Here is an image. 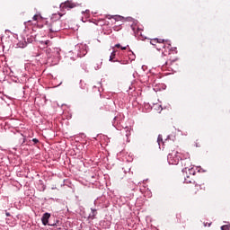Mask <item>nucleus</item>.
<instances>
[{"label": "nucleus", "mask_w": 230, "mask_h": 230, "mask_svg": "<svg viewBox=\"0 0 230 230\" xmlns=\"http://www.w3.org/2000/svg\"><path fill=\"white\" fill-rule=\"evenodd\" d=\"M87 51H89V47L87 44L79 43L75 45L74 52H70V59L76 60V58H82V57H85L87 55Z\"/></svg>", "instance_id": "obj_1"}, {"label": "nucleus", "mask_w": 230, "mask_h": 230, "mask_svg": "<svg viewBox=\"0 0 230 230\" xmlns=\"http://www.w3.org/2000/svg\"><path fill=\"white\" fill-rule=\"evenodd\" d=\"M60 51L61 49L59 48H50L45 49L49 62H51V64L54 66L57 65L58 62H60Z\"/></svg>", "instance_id": "obj_2"}, {"label": "nucleus", "mask_w": 230, "mask_h": 230, "mask_svg": "<svg viewBox=\"0 0 230 230\" xmlns=\"http://www.w3.org/2000/svg\"><path fill=\"white\" fill-rule=\"evenodd\" d=\"M110 62H119V64H128V58L125 56V52L113 49L110 56Z\"/></svg>", "instance_id": "obj_3"}, {"label": "nucleus", "mask_w": 230, "mask_h": 230, "mask_svg": "<svg viewBox=\"0 0 230 230\" xmlns=\"http://www.w3.org/2000/svg\"><path fill=\"white\" fill-rule=\"evenodd\" d=\"M47 24L50 33H58L60 30L66 28V26H62V21L60 20L47 22Z\"/></svg>", "instance_id": "obj_4"}, {"label": "nucleus", "mask_w": 230, "mask_h": 230, "mask_svg": "<svg viewBox=\"0 0 230 230\" xmlns=\"http://www.w3.org/2000/svg\"><path fill=\"white\" fill-rule=\"evenodd\" d=\"M182 154L179 153L178 151H172L167 155V161L169 164H179V161H181Z\"/></svg>", "instance_id": "obj_5"}, {"label": "nucleus", "mask_w": 230, "mask_h": 230, "mask_svg": "<svg viewBox=\"0 0 230 230\" xmlns=\"http://www.w3.org/2000/svg\"><path fill=\"white\" fill-rule=\"evenodd\" d=\"M181 166L184 167V170L182 172H186L188 168H191V158H190V153L181 154V156L180 158Z\"/></svg>", "instance_id": "obj_6"}, {"label": "nucleus", "mask_w": 230, "mask_h": 230, "mask_svg": "<svg viewBox=\"0 0 230 230\" xmlns=\"http://www.w3.org/2000/svg\"><path fill=\"white\" fill-rule=\"evenodd\" d=\"M185 184H193L195 187V193L199 191V190H206V187H204V184H199L197 181H195L193 179H191L190 176H187L184 180Z\"/></svg>", "instance_id": "obj_7"}, {"label": "nucleus", "mask_w": 230, "mask_h": 230, "mask_svg": "<svg viewBox=\"0 0 230 230\" xmlns=\"http://www.w3.org/2000/svg\"><path fill=\"white\" fill-rule=\"evenodd\" d=\"M25 33H28V31L31 32V34H27L24 40L27 42V44H31L32 42H35V37H37V34L33 33V28H27L24 30Z\"/></svg>", "instance_id": "obj_8"}, {"label": "nucleus", "mask_w": 230, "mask_h": 230, "mask_svg": "<svg viewBox=\"0 0 230 230\" xmlns=\"http://www.w3.org/2000/svg\"><path fill=\"white\" fill-rule=\"evenodd\" d=\"M50 217H51V214H49L48 212L43 214V216L41 217V222H42L43 226H58V220H57V222L51 223V222H49Z\"/></svg>", "instance_id": "obj_9"}, {"label": "nucleus", "mask_w": 230, "mask_h": 230, "mask_svg": "<svg viewBox=\"0 0 230 230\" xmlns=\"http://www.w3.org/2000/svg\"><path fill=\"white\" fill-rule=\"evenodd\" d=\"M162 42H166L168 49L172 48V43H171V41L168 40L155 38V39H152V40H150V44H151L152 46H154V48H156V47H157V44L162 43Z\"/></svg>", "instance_id": "obj_10"}, {"label": "nucleus", "mask_w": 230, "mask_h": 230, "mask_svg": "<svg viewBox=\"0 0 230 230\" xmlns=\"http://www.w3.org/2000/svg\"><path fill=\"white\" fill-rule=\"evenodd\" d=\"M76 6H78V4L68 0L60 4V9L61 10H71L73 8H76Z\"/></svg>", "instance_id": "obj_11"}, {"label": "nucleus", "mask_w": 230, "mask_h": 230, "mask_svg": "<svg viewBox=\"0 0 230 230\" xmlns=\"http://www.w3.org/2000/svg\"><path fill=\"white\" fill-rule=\"evenodd\" d=\"M49 46H51V41L50 40H45V41H40V45L39 47L41 48V49H44V51H46V49H49L50 48H49Z\"/></svg>", "instance_id": "obj_12"}, {"label": "nucleus", "mask_w": 230, "mask_h": 230, "mask_svg": "<svg viewBox=\"0 0 230 230\" xmlns=\"http://www.w3.org/2000/svg\"><path fill=\"white\" fill-rule=\"evenodd\" d=\"M126 58H128V62H134V60H136V54H134V52L131 49H129L128 57Z\"/></svg>", "instance_id": "obj_13"}, {"label": "nucleus", "mask_w": 230, "mask_h": 230, "mask_svg": "<svg viewBox=\"0 0 230 230\" xmlns=\"http://www.w3.org/2000/svg\"><path fill=\"white\" fill-rule=\"evenodd\" d=\"M37 188L39 191H46V184H44L42 180H39Z\"/></svg>", "instance_id": "obj_14"}, {"label": "nucleus", "mask_w": 230, "mask_h": 230, "mask_svg": "<svg viewBox=\"0 0 230 230\" xmlns=\"http://www.w3.org/2000/svg\"><path fill=\"white\" fill-rule=\"evenodd\" d=\"M96 215H98V209L91 208V213L89 214L88 218L94 220V218H96Z\"/></svg>", "instance_id": "obj_15"}, {"label": "nucleus", "mask_w": 230, "mask_h": 230, "mask_svg": "<svg viewBox=\"0 0 230 230\" xmlns=\"http://www.w3.org/2000/svg\"><path fill=\"white\" fill-rule=\"evenodd\" d=\"M166 41H162L161 43H158L155 47V49H157V51H161L162 49H164L166 48V43H164Z\"/></svg>", "instance_id": "obj_16"}, {"label": "nucleus", "mask_w": 230, "mask_h": 230, "mask_svg": "<svg viewBox=\"0 0 230 230\" xmlns=\"http://www.w3.org/2000/svg\"><path fill=\"white\" fill-rule=\"evenodd\" d=\"M119 119H121V114H119L114 117L113 121H112L113 127H116L119 123Z\"/></svg>", "instance_id": "obj_17"}, {"label": "nucleus", "mask_w": 230, "mask_h": 230, "mask_svg": "<svg viewBox=\"0 0 230 230\" xmlns=\"http://www.w3.org/2000/svg\"><path fill=\"white\" fill-rule=\"evenodd\" d=\"M60 17H62V15H60V13L57 14H52V17L50 19V22L52 21H60Z\"/></svg>", "instance_id": "obj_18"}, {"label": "nucleus", "mask_w": 230, "mask_h": 230, "mask_svg": "<svg viewBox=\"0 0 230 230\" xmlns=\"http://www.w3.org/2000/svg\"><path fill=\"white\" fill-rule=\"evenodd\" d=\"M103 64V62H102V60H98L94 66V69L96 71H98V69H102V65Z\"/></svg>", "instance_id": "obj_19"}, {"label": "nucleus", "mask_w": 230, "mask_h": 230, "mask_svg": "<svg viewBox=\"0 0 230 230\" xmlns=\"http://www.w3.org/2000/svg\"><path fill=\"white\" fill-rule=\"evenodd\" d=\"M19 48H26V46H28V42L26 41V40H24V41H20L18 43Z\"/></svg>", "instance_id": "obj_20"}, {"label": "nucleus", "mask_w": 230, "mask_h": 230, "mask_svg": "<svg viewBox=\"0 0 230 230\" xmlns=\"http://www.w3.org/2000/svg\"><path fill=\"white\" fill-rule=\"evenodd\" d=\"M189 174L191 175L192 177L195 175V168L193 167H189L187 168Z\"/></svg>", "instance_id": "obj_21"}, {"label": "nucleus", "mask_w": 230, "mask_h": 230, "mask_svg": "<svg viewBox=\"0 0 230 230\" xmlns=\"http://www.w3.org/2000/svg\"><path fill=\"white\" fill-rule=\"evenodd\" d=\"M88 177L91 182H96V174H90Z\"/></svg>", "instance_id": "obj_22"}, {"label": "nucleus", "mask_w": 230, "mask_h": 230, "mask_svg": "<svg viewBox=\"0 0 230 230\" xmlns=\"http://www.w3.org/2000/svg\"><path fill=\"white\" fill-rule=\"evenodd\" d=\"M79 85H80L81 89H84L87 91V84L84 81L81 80L79 83Z\"/></svg>", "instance_id": "obj_23"}, {"label": "nucleus", "mask_w": 230, "mask_h": 230, "mask_svg": "<svg viewBox=\"0 0 230 230\" xmlns=\"http://www.w3.org/2000/svg\"><path fill=\"white\" fill-rule=\"evenodd\" d=\"M39 19H42V16H40V13L34 14L32 17V21H35L36 22L37 21H39Z\"/></svg>", "instance_id": "obj_24"}, {"label": "nucleus", "mask_w": 230, "mask_h": 230, "mask_svg": "<svg viewBox=\"0 0 230 230\" xmlns=\"http://www.w3.org/2000/svg\"><path fill=\"white\" fill-rule=\"evenodd\" d=\"M226 224H227V225H225V226H221V230H230V223L226 222Z\"/></svg>", "instance_id": "obj_25"}, {"label": "nucleus", "mask_w": 230, "mask_h": 230, "mask_svg": "<svg viewBox=\"0 0 230 230\" xmlns=\"http://www.w3.org/2000/svg\"><path fill=\"white\" fill-rule=\"evenodd\" d=\"M166 140L167 141H175V136L174 135H168Z\"/></svg>", "instance_id": "obj_26"}, {"label": "nucleus", "mask_w": 230, "mask_h": 230, "mask_svg": "<svg viewBox=\"0 0 230 230\" xmlns=\"http://www.w3.org/2000/svg\"><path fill=\"white\" fill-rule=\"evenodd\" d=\"M113 19H114V21H121V19H123V17L120 15H113Z\"/></svg>", "instance_id": "obj_27"}, {"label": "nucleus", "mask_w": 230, "mask_h": 230, "mask_svg": "<svg viewBox=\"0 0 230 230\" xmlns=\"http://www.w3.org/2000/svg\"><path fill=\"white\" fill-rule=\"evenodd\" d=\"M177 222H181V218H182V216L181 213L176 214Z\"/></svg>", "instance_id": "obj_28"}, {"label": "nucleus", "mask_w": 230, "mask_h": 230, "mask_svg": "<svg viewBox=\"0 0 230 230\" xmlns=\"http://www.w3.org/2000/svg\"><path fill=\"white\" fill-rule=\"evenodd\" d=\"M104 17L105 19H109V20L114 19V15H111V14H105Z\"/></svg>", "instance_id": "obj_29"}, {"label": "nucleus", "mask_w": 230, "mask_h": 230, "mask_svg": "<svg viewBox=\"0 0 230 230\" xmlns=\"http://www.w3.org/2000/svg\"><path fill=\"white\" fill-rule=\"evenodd\" d=\"M158 145H161V142H163V136L159 135L157 138Z\"/></svg>", "instance_id": "obj_30"}, {"label": "nucleus", "mask_w": 230, "mask_h": 230, "mask_svg": "<svg viewBox=\"0 0 230 230\" xmlns=\"http://www.w3.org/2000/svg\"><path fill=\"white\" fill-rule=\"evenodd\" d=\"M127 48H128V45L126 46H120V49H122V51H125V49H127Z\"/></svg>", "instance_id": "obj_31"}, {"label": "nucleus", "mask_w": 230, "mask_h": 230, "mask_svg": "<svg viewBox=\"0 0 230 230\" xmlns=\"http://www.w3.org/2000/svg\"><path fill=\"white\" fill-rule=\"evenodd\" d=\"M32 141H33L34 145H37V143H39V140L37 138H32Z\"/></svg>", "instance_id": "obj_32"}, {"label": "nucleus", "mask_w": 230, "mask_h": 230, "mask_svg": "<svg viewBox=\"0 0 230 230\" xmlns=\"http://www.w3.org/2000/svg\"><path fill=\"white\" fill-rule=\"evenodd\" d=\"M170 51H175V53H177V48H171Z\"/></svg>", "instance_id": "obj_33"}, {"label": "nucleus", "mask_w": 230, "mask_h": 230, "mask_svg": "<svg viewBox=\"0 0 230 230\" xmlns=\"http://www.w3.org/2000/svg\"><path fill=\"white\" fill-rule=\"evenodd\" d=\"M170 64H172V61H166L165 62V66H170Z\"/></svg>", "instance_id": "obj_34"}, {"label": "nucleus", "mask_w": 230, "mask_h": 230, "mask_svg": "<svg viewBox=\"0 0 230 230\" xmlns=\"http://www.w3.org/2000/svg\"><path fill=\"white\" fill-rule=\"evenodd\" d=\"M5 216L6 217H11L12 215L10 214V212L5 211Z\"/></svg>", "instance_id": "obj_35"}, {"label": "nucleus", "mask_w": 230, "mask_h": 230, "mask_svg": "<svg viewBox=\"0 0 230 230\" xmlns=\"http://www.w3.org/2000/svg\"><path fill=\"white\" fill-rule=\"evenodd\" d=\"M30 22H31V20H29L28 22H24L25 26H26L27 24H30Z\"/></svg>", "instance_id": "obj_36"}, {"label": "nucleus", "mask_w": 230, "mask_h": 230, "mask_svg": "<svg viewBox=\"0 0 230 230\" xmlns=\"http://www.w3.org/2000/svg\"><path fill=\"white\" fill-rule=\"evenodd\" d=\"M138 39H139V40H145V39H146V38H144L143 36H141V37H138Z\"/></svg>", "instance_id": "obj_37"}, {"label": "nucleus", "mask_w": 230, "mask_h": 230, "mask_svg": "<svg viewBox=\"0 0 230 230\" xmlns=\"http://www.w3.org/2000/svg\"><path fill=\"white\" fill-rule=\"evenodd\" d=\"M115 48H121V44H119V43L116 44Z\"/></svg>", "instance_id": "obj_38"}, {"label": "nucleus", "mask_w": 230, "mask_h": 230, "mask_svg": "<svg viewBox=\"0 0 230 230\" xmlns=\"http://www.w3.org/2000/svg\"><path fill=\"white\" fill-rule=\"evenodd\" d=\"M35 57H40V54H36Z\"/></svg>", "instance_id": "obj_39"}, {"label": "nucleus", "mask_w": 230, "mask_h": 230, "mask_svg": "<svg viewBox=\"0 0 230 230\" xmlns=\"http://www.w3.org/2000/svg\"><path fill=\"white\" fill-rule=\"evenodd\" d=\"M51 190H57V187H52Z\"/></svg>", "instance_id": "obj_40"}, {"label": "nucleus", "mask_w": 230, "mask_h": 230, "mask_svg": "<svg viewBox=\"0 0 230 230\" xmlns=\"http://www.w3.org/2000/svg\"><path fill=\"white\" fill-rule=\"evenodd\" d=\"M26 142V139H23V142L22 143H25Z\"/></svg>", "instance_id": "obj_41"}, {"label": "nucleus", "mask_w": 230, "mask_h": 230, "mask_svg": "<svg viewBox=\"0 0 230 230\" xmlns=\"http://www.w3.org/2000/svg\"><path fill=\"white\" fill-rule=\"evenodd\" d=\"M155 91H157V88H154Z\"/></svg>", "instance_id": "obj_42"}, {"label": "nucleus", "mask_w": 230, "mask_h": 230, "mask_svg": "<svg viewBox=\"0 0 230 230\" xmlns=\"http://www.w3.org/2000/svg\"><path fill=\"white\" fill-rule=\"evenodd\" d=\"M157 107H160V108H161V105H157Z\"/></svg>", "instance_id": "obj_43"}]
</instances>
